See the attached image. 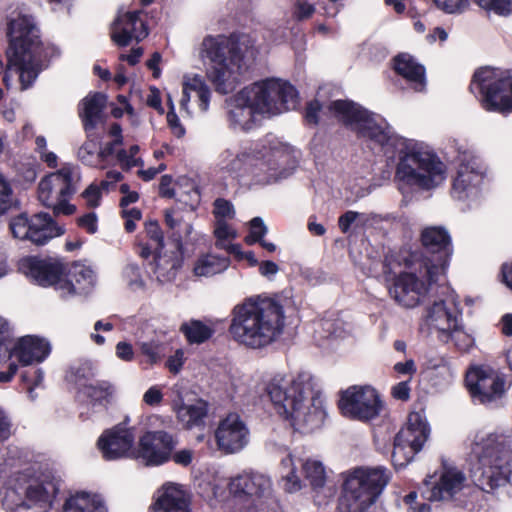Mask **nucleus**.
<instances>
[{"label": "nucleus", "mask_w": 512, "mask_h": 512, "mask_svg": "<svg viewBox=\"0 0 512 512\" xmlns=\"http://www.w3.org/2000/svg\"><path fill=\"white\" fill-rule=\"evenodd\" d=\"M430 436V427L423 411L409 413L404 427L394 438L392 461L400 468L411 462L419 453Z\"/></svg>", "instance_id": "nucleus-18"}, {"label": "nucleus", "mask_w": 512, "mask_h": 512, "mask_svg": "<svg viewBox=\"0 0 512 512\" xmlns=\"http://www.w3.org/2000/svg\"><path fill=\"white\" fill-rule=\"evenodd\" d=\"M163 400V393L159 386H151L143 395V402L148 406H158Z\"/></svg>", "instance_id": "nucleus-64"}, {"label": "nucleus", "mask_w": 512, "mask_h": 512, "mask_svg": "<svg viewBox=\"0 0 512 512\" xmlns=\"http://www.w3.org/2000/svg\"><path fill=\"white\" fill-rule=\"evenodd\" d=\"M453 342L459 350H468L474 345V338L464 330L463 322L453 329L449 335V342Z\"/></svg>", "instance_id": "nucleus-51"}, {"label": "nucleus", "mask_w": 512, "mask_h": 512, "mask_svg": "<svg viewBox=\"0 0 512 512\" xmlns=\"http://www.w3.org/2000/svg\"><path fill=\"white\" fill-rule=\"evenodd\" d=\"M267 232L268 228L264 224L262 218L255 217L250 221V233L248 236H246L245 242L249 245H252L258 241H261Z\"/></svg>", "instance_id": "nucleus-56"}, {"label": "nucleus", "mask_w": 512, "mask_h": 512, "mask_svg": "<svg viewBox=\"0 0 512 512\" xmlns=\"http://www.w3.org/2000/svg\"><path fill=\"white\" fill-rule=\"evenodd\" d=\"M484 171L474 164H462L453 182L451 195L454 199L467 203L468 206L476 204L482 195Z\"/></svg>", "instance_id": "nucleus-26"}, {"label": "nucleus", "mask_w": 512, "mask_h": 512, "mask_svg": "<svg viewBox=\"0 0 512 512\" xmlns=\"http://www.w3.org/2000/svg\"><path fill=\"white\" fill-rule=\"evenodd\" d=\"M123 278L127 285L134 291L144 287V281L137 264L129 263L123 269Z\"/></svg>", "instance_id": "nucleus-53"}, {"label": "nucleus", "mask_w": 512, "mask_h": 512, "mask_svg": "<svg viewBox=\"0 0 512 512\" xmlns=\"http://www.w3.org/2000/svg\"><path fill=\"white\" fill-rule=\"evenodd\" d=\"M468 480L465 473L449 460L443 459L440 467L423 483L421 494L430 502L462 503Z\"/></svg>", "instance_id": "nucleus-16"}, {"label": "nucleus", "mask_w": 512, "mask_h": 512, "mask_svg": "<svg viewBox=\"0 0 512 512\" xmlns=\"http://www.w3.org/2000/svg\"><path fill=\"white\" fill-rule=\"evenodd\" d=\"M476 485L486 492L512 485V431L478 432L471 445Z\"/></svg>", "instance_id": "nucleus-6"}, {"label": "nucleus", "mask_w": 512, "mask_h": 512, "mask_svg": "<svg viewBox=\"0 0 512 512\" xmlns=\"http://www.w3.org/2000/svg\"><path fill=\"white\" fill-rule=\"evenodd\" d=\"M401 261L407 270L394 277L389 286V295L398 305L415 308L424 301L441 275L426 273L423 264L410 263L409 257L404 254Z\"/></svg>", "instance_id": "nucleus-13"}, {"label": "nucleus", "mask_w": 512, "mask_h": 512, "mask_svg": "<svg viewBox=\"0 0 512 512\" xmlns=\"http://www.w3.org/2000/svg\"><path fill=\"white\" fill-rule=\"evenodd\" d=\"M94 371L88 365H82L77 368H72L67 379L73 383L78 389L79 393L82 392L93 381Z\"/></svg>", "instance_id": "nucleus-47"}, {"label": "nucleus", "mask_w": 512, "mask_h": 512, "mask_svg": "<svg viewBox=\"0 0 512 512\" xmlns=\"http://www.w3.org/2000/svg\"><path fill=\"white\" fill-rule=\"evenodd\" d=\"M176 445L173 436L166 431H147L140 438L134 458L146 466H160L170 460Z\"/></svg>", "instance_id": "nucleus-23"}, {"label": "nucleus", "mask_w": 512, "mask_h": 512, "mask_svg": "<svg viewBox=\"0 0 512 512\" xmlns=\"http://www.w3.org/2000/svg\"><path fill=\"white\" fill-rule=\"evenodd\" d=\"M50 352L51 346L46 339L27 335L15 342L13 357L23 366H28L43 362Z\"/></svg>", "instance_id": "nucleus-31"}, {"label": "nucleus", "mask_w": 512, "mask_h": 512, "mask_svg": "<svg viewBox=\"0 0 512 512\" xmlns=\"http://www.w3.org/2000/svg\"><path fill=\"white\" fill-rule=\"evenodd\" d=\"M9 46L5 87L25 91L33 86L39 74L47 68L50 59L60 51L53 45H44L33 17L24 9L12 11L8 17Z\"/></svg>", "instance_id": "nucleus-2"}, {"label": "nucleus", "mask_w": 512, "mask_h": 512, "mask_svg": "<svg viewBox=\"0 0 512 512\" xmlns=\"http://www.w3.org/2000/svg\"><path fill=\"white\" fill-rule=\"evenodd\" d=\"M10 229L15 238L29 240L36 245H44L64 233V228L46 213H38L31 218L20 214L11 220Z\"/></svg>", "instance_id": "nucleus-22"}, {"label": "nucleus", "mask_w": 512, "mask_h": 512, "mask_svg": "<svg viewBox=\"0 0 512 512\" xmlns=\"http://www.w3.org/2000/svg\"><path fill=\"white\" fill-rule=\"evenodd\" d=\"M390 479L384 467L356 468L348 472L339 501L341 512H367L375 504Z\"/></svg>", "instance_id": "nucleus-10"}, {"label": "nucleus", "mask_w": 512, "mask_h": 512, "mask_svg": "<svg viewBox=\"0 0 512 512\" xmlns=\"http://www.w3.org/2000/svg\"><path fill=\"white\" fill-rule=\"evenodd\" d=\"M78 158L85 165L104 168L101 165L100 147L95 140H88L79 148Z\"/></svg>", "instance_id": "nucleus-45"}, {"label": "nucleus", "mask_w": 512, "mask_h": 512, "mask_svg": "<svg viewBox=\"0 0 512 512\" xmlns=\"http://www.w3.org/2000/svg\"><path fill=\"white\" fill-rule=\"evenodd\" d=\"M82 197L89 207L95 208L100 205L102 192L97 183L90 184L82 193Z\"/></svg>", "instance_id": "nucleus-58"}, {"label": "nucleus", "mask_w": 512, "mask_h": 512, "mask_svg": "<svg viewBox=\"0 0 512 512\" xmlns=\"http://www.w3.org/2000/svg\"><path fill=\"white\" fill-rule=\"evenodd\" d=\"M462 321V310L457 294L449 292L445 298L434 300L425 308L423 323L440 342L448 343L450 332Z\"/></svg>", "instance_id": "nucleus-19"}, {"label": "nucleus", "mask_w": 512, "mask_h": 512, "mask_svg": "<svg viewBox=\"0 0 512 512\" xmlns=\"http://www.w3.org/2000/svg\"><path fill=\"white\" fill-rule=\"evenodd\" d=\"M81 179L79 167L65 164L56 172L44 177L38 185V199L56 214L70 215L75 206L69 204V198L77 191Z\"/></svg>", "instance_id": "nucleus-14"}, {"label": "nucleus", "mask_w": 512, "mask_h": 512, "mask_svg": "<svg viewBox=\"0 0 512 512\" xmlns=\"http://www.w3.org/2000/svg\"><path fill=\"white\" fill-rule=\"evenodd\" d=\"M139 146L132 145L128 150L120 149L117 151V160L120 166L125 170H130L133 167H143L144 162L141 157H138Z\"/></svg>", "instance_id": "nucleus-49"}, {"label": "nucleus", "mask_w": 512, "mask_h": 512, "mask_svg": "<svg viewBox=\"0 0 512 512\" xmlns=\"http://www.w3.org/2000/svg\"><path fill=\"white\" fill-rule=\"evenodd\" d=\"M218 449L225 454L242 451L250 441V431L237 413H229L219 421L215 430Z\"/></svg>", "instance_id": "nucleus-25"}, {"label": "nucleus", "mask_w": 512, "mask_h": 512, "mask_svg": "<svg viewBox=\"0 0 512 512\" xmlns=\"http://www.w3.org/2000/svg\"><path fill=\"white\" fill-rule=\"evenodd\" d=\"M115 354L117 358L125 362H131L135 357L133 346L126 341H120L116 344Z\"/></svg>", "instance_id": "nucleus-63"}, {"label": "nucleus", "mask_w": 512, "mask_h": 512, "mask_svg": "<svg viewBox=\"0 0 512 512\" xmlns=\"http://www.w3.org/2000/svg\"><path fill=\"white\" fill-rule=\"evenodd\" d=\"M299 154L293 147L282 143L254 149L247 157L244 174L256 184H269L286 178L296 168Z\"/></svg>", "instance_id": "nucleus-11"}, {"label": "nucleus", "mask_w": 512, "mask_h": 512, "mask_svg": "<svg viewBox=\"0 0 512 512\" xmlns=\"http://www.w3.org/2000/svg\"><path fill=\"white\" fill-rule=\"evenodd\" d=\"M404 502L408 506V512H431V507L427 503L417 501V493L411 492L404 497Z\"/></svg>", "instance_id": "nucleus-61"}, {"label": "nucleus", "mask_w": 512, "mask_h": 512, "mask_svg": "<svg viewBox=\"0 0 512 512\" xmlns=\"http://www.w3.org/2000/svg\"><path fill=\"white\" fill-rule=\"evenodd\" d=\"M229 490L249 499L239 512H281L273 496L272 481L263 473L243 472L230 480Z\"/></svg>", "instance_id": "nucleus-15"}, {"label": "nucleus", "mask_w": 512, "mask_h": 512, "mask_svg": "<svg viewBox=\"0 0 512 512\" xmlns=\"http://www.w3.org/2000/svg\"><path fill=\"white\" fill-rule=\"evenodd\" d=\"M314 12V5L304 0H298L294 5L293 16L298 20H304L310 18Z\"/></svg>", "instance_id": "nucleus-62"}, {"label": "nucleus", "mask_w": 512, "mask_h": 512, "mask_svg": "<svg viewBox=\"0 0 512 512\" xmlns=\"http://www.w3.org/2000/svg\"><path fill=\"white\" fill-rule=\"evenodd\" d=\"M183 265V251L178 248L161 247L149 264L150 272L161 284L173 282Z\"/></svg>", "instance_id": "nucleus-28"}, {"label": "nucleus", "mask_w": 512, "mask_h": 512, "mask_svg": "<svg viewBox=\"0 0 512 512\" xmlns=\"http://www.w3.org/2000/svg\"><path fill=\"white\" fill-rule=\"evenodd\" d=\"M189 493L184 485L166 482L155 493L153 512H190Z\"/></svg>", "instance_id": "nucleus-29"}, {"label": "nucleus", "mask_w": 512, "mask_h": 512, "mask_svg": "<svg viewBox=\"0 0 512 512\" xmlns=\"http://www.w3.org/2000/svg\"><path fill=\"white\" fill-rule=\"evenodd\" d=\"M248 156L250 153L236 154L231 150H225L219 155L217 166L230 176H245L244 168L247 167Z\"/></svg>", "instance_id": "nucleus-40"}, {"label": "nucleus", "mask_w": 512, "mask_h": 512, "mask_svg": "<svg viewBox=\"0 0 512 512\" xmlns=\"http://www.w3.org/2000/svg\"><path fill=\"white\" fill-rule=\"evenodd\" d=\"M194 457H195L194 451L191 449L185 448V449L177 450L175 452L172 451L170 460H172L175 464H177L179 466L187 467L193 462Z\"/></svg>", "instance_id": "nucleus-59"}, {"label": "nucleus", "mask_w": 512, "mask_h": 512, "mask_svg": "<svg viewBox=\"0 0 512 512\" xmlns=\"http://www.w3.org/2000/svg\"><path fill=\"white\" fill-rule=\"evenodd\" d=\"M106 104V96L95 93L84 98L79 106V114L86 131L94 129L102 122L103 109Z\"/></svg>", "instance_id": "nucleus-34"}, {"label": "nucleus", "mask_w": 512, "mask_h": 512, "mask_svg": "<svg viewBox=\"0 0 512 512\" xmlns=\"http://www.w3.org/2000/svg\"><path fill=\"white\" fill-rule=\"evenodd\" d=\"M394 69L416 92H422L426 86L425 68L416 59L406 53L394 59Z\"/></svg>", "instance_id": "nucleus-32"}, {"label": "nucleus", "mask_w": 512, "mask_h": 512, "mask_svg": "<svg viewBox=\"0 0 512 512\" xmlns=\"http://www.w3.org/2000/svg\"><path fill=\"white\" fill-rule=\"evenodd\" d=\"M470 90L479 96L485 110L512 112V75L509 70L491 66L478 68L473 74Z\"/></svg>", "instance_id": "nucleus-12"}, {"label": "nucleus", "mask_w": 512, "mask_h": 512, "mask_svg": "<svg viewBox=\"0 0 512 512\" xmlns=\"http://www.w3.org/2000/svg\"><path fill=\"white\" fill-rule=\"evenodd\" d=\"M97 445L106 460L134 458L136 449L134 429L125 423L118 424L105 430L99 437Z\"/></svg>", "instance_id": "nucleus-24"}, {"label": "nucleus", "mask_w": 512, "mask_h": 512, "mask_svg": "<svg viewBox=\"0 0 512 512\" xmlns=\"http://www.w3.org/2000/svg\"><path fill=\"white\" fill-rule=\"evenodd\" d=\"M298 93L289 82L269 78L240 90L226 101L228 119L235 128L248 130L258 116H271L294 109Z\"/></svg>", "instance_id": "nucleus-5"}, {"label": "nucleus", "mask_w": 512, "mask_h": 512, "mask_svg": "<svg viewBox=\"0 0 512 512\" xmlns=\"http://www.w3.org/2000/svg\"><path fill=\"white\" fill-rule=\"evenodd\" d=\"M303 471L313 491L324 498L333 494V489L326 486V470L322 462L316 459H307L303 464Z\"/></svg>", "instance_id": "nucleus-37"}, {"label": "nucleus", "mask_w": 512, "mask_h": 512, "mask_svg": "<svg viewBox=\"0 0 512 512\" xmlns=\"http://www.w3.org/2000/svg\"><path fill=\"white\" fill-rule=\"evenodd\" d=\"M61 478L47 467L31 466L17 472L6 489L7 512H50L60 491Z\"/></svg>", "instance_id": "nucleus-8"}, {"label": "nucleus", "mask_w": 512, "mask_h": 512, "mask_svg": "<svg viewBox=\"0 0 512 512\" xmlns=\"http://www.w3.org/2000/svg\"><path fill=\"white\" fill-rule=\"evenodd\" d=\"M165 223L172 231L174 248L183 250V241L188 240L192 234V223L185 219L184 215L177 210L165 212Z\"/></svg>", "instance_id": "nucleus-38"}, {"label": "nucleus", "mask_w": 512, "mask_h": 512, "mask_svg": "<svg viewBox=\"0 0 512 512\" xmlns=\"http://www.w3.org/2000/svg\"><path fill=\"white\" fill-rule=\"evenodd\" d=\"M279 473L285 491L293 493L302 488V481L297 474L295 458L290 452H287L285 456L281 458Z\"/></svg>", "instance_id": "nucleus-39"}, {"label": "nucleus", "mask_w": 512, "mask_h": 512, "mask_svg": "<svg viewBox=\"0 0 512 512\" xmlns=\"http://www.w3.org/2000/svg\"><path fill=\"white\" fill-rule=\"evenodd\" d=\"M14 344L8 321L0 317V362L13 358Z\"/></svg>", "instance_id": "nucleus-46"}, {"label": "nucleus", "mask_w": 512, "mask_h": 512, "mask_svg": "<svg viewBox=\"0 0 512 512\" xmlns=\"http://www.w3.org/2000/svg\"><path fill=\"white\" fill-rule=\"evenodd\" d=\"M383 402L370 386H352L341 393L339 409L343 416L368 422L381 413Z\"/></svg>", "instance_id": "nucleus-20"}, {"label": "nucleus", "mask_w": 512, "mask_h": 512, "mask_svg": "<svg viewBox=\"0 0 512 512\" xmlns=\"http://www.w3.org/2000/svg\"><path fill=\"white\" fill-rule=\"evenodd\" d=\"M213 213L216 221H227L231 220L235 216V210L233 204L223 198H218L214 201Z\"/></svg>", "instance_id": "nucleus-54"}, {"label": "nucleus", "mask_w": 512, "mask_h": 512, "mask_svg": "<svg viewBox=\"0 0 512 512\" xmlns=\"http://www.w3.org/2000/svg\"><path fill=\"white\" fill-rule=\"evenodd\" d=\"M178 421L186 428L199 427L204 424L208 412L207 403L197 399L193 403H185L173 410Z\"/></svg>", "instance_id": "nucleus-35"}, {"label": "nucleus", "mask_w": 512, "mask_h": 512, "mask_svg": "<svg viewBox=\"0 0 512 512\" xmlns=\"http://www.w3.org/2000/svg\"><path fill=\"white\" fill-rule=\"evenodd\" d=\"M329 114L358 136L379 145L385 153L397 155L395 180L399 188L431 190L446 179V166L423 142L396 135L386 119L359 104L338 99L327 104L319 100L308 103L305 120L316 125L321 115Z\"/></svg>", "instance_id": "nucleus-1"}, {"label": "nucleus", "mask_w": 512, "mask_h": 512, "mask_svg": "<svg viewBox=\"0 0 512 512\" xmlns=\"http://www.w3.org/2000/svg\"><path fill=\"white\" fill-rule=\"evenodd\" d=\"M192 95L197 99L198 107L202 112H206L210 105L211 90L205 79L200 74H185L182 79V97L180 100V109L188 116H192L189 107Z\"/></svg>", "instance_id": "nucleus-30"}, {"label": "nucleus", "mask_w": 512, "mask_h": 512, "mask_svg": "<svg viewBox=\"0 0 512 512\" xmlns=\"http://www.w3.org/2000/svg\"><path fill=\"white\" fill-rule=\"evenodd\" d=\"M421 243L431 257L420 249L406 250L402 254L409 257L410 263L423 264L426 273L443 275L452 255L451 238L448 231L441 226H430L422 230Z\"/></svg>", "instance_id": "nucleus-17"}, {"label": "nucleus", "mask_w": 512, "mask_h": 512, "mask_svg": "<svg viewBox=\"0 0 512 512\" xmlns=\"http://www.w3.org/2000/svg\"><path fill=\"white\" fill-rule=\"evenodd\" d=\"M482 9L499 16H508L512 13V0H474Z\"/></svg>", "instance_id": "nucleus-50"}, {"label": "nucleus", "mask_w": 512, "mask_h": 512, "mask_svg": "<svg viewBox=\"0 0 512 512\" xmlns=\"http://www.w3.org/2000/svg\"><path fill=\"white\" fill-rule=\"evenodd\" d=\"M267 394L277 414L300 433H311L325 420L324 399L317 379L307 371L275 375L267 384Z\"/></svg>", "instance_id": "nucleus-3"}, {"label": "nucleus", "mask_w": 512, "mask_h": 512, "mask_svg": "<svg viewBox=\"0 0 512 512\" xmlns=\"http://www.w3.org/2000/svg\"><path fill=\"white\" fill-rule=\"evenodd\" d=\"M466 385L474 399L484 405H493L506 392L505 375L489 365L471 368L466 374Z\"/></svg>", "instance_id": "nucleus-21"}, {"label": "nucleus", "mask_w": 512, "mask_h": 512, "mask_svg": "<svg viewBox=\"0 0 512 512\" xmlns=\"http://www.w3.org/2000/svg\"><path fill=\"white\" fill-rule=\"evenodd\" d=\"M142 11L119 12L111 25V39L118 46H127L131 41L143 40L148 35V28L140 17Z\"/></svg>", "instance_id": "nucleus-27"}, {"label": "nucleus", "mask_w": 512, "mask_h": 512, "mask_svg": "<svg viewBox=\"0 0 512 512\" xmlns=\"http://www.w3.org/2000/svg\"><path fill=\"white\" fill-rule=\"evenodd\" d=\"M80 393L89 398L93 405L105 406L112 394V386L106 381L93 380Z\"/></svg>", "instance_id": "nucleus-43"}, {"label": "nucleus", "mask_w": 512, "mask_h": 512, "mask_svg": "<svg viewBox=\"0 0 512 512\" xmlns=\"http://www.w3.org/2000/svg\"><path fill=\"white\" fill-rule=\"evenodd\" d=\"M230 265L229 259L215 254H203L197 257L192 267L193 276L197 279L209 278L224 272Z\"/></svg>", "instance_id": "nucleus-36"}, {"label": "nucleus", "mask_w": 512, "mask_h": 512, "mask_svg": "<svg viewBox=\"0 0 512 512\" xmlns=\"http://www.w3.org/2000/svg\"><path fill=\"white\" fill-rule=\"evenodd\" d=\"M236 48L234 36L225 34H206L194 48L207 79L221 94L231 92L237 83L240 56Z\"/></svg>", "instance_id": "nucleus-9"}, {"label": "nucleus", "mask_w": 512, "mask_h": 512, "mask_svg": "<svg viewBox=\"0 0 512 512\" xmlns=\"http://www.w3.org/2000/svg\"><path fill=\"white\" fill-rule=\"evenodd\" d=\"M436 7L447 14L462 13L469 4V0H433Z\"/></svg>", "instance_id": "nucleus-57"}, {"label": "nucleus", "mask_w": 512, "mask_h": 512, "mask_svg": "<svg viewBox=\"0 0 512 512\" xmlns=\"http://www.w3.org/2000/svg\"><path fill=\"white\" fill-rule=\"evenodd\" d=\"M236 51L240 56V66L244 60H255L260 54V44L251 34H241L234 37Z\"/></svg>", "instance_id": "nucleus-42"}, {"label": "nucleus", "mask_w": 512, "mask_h": 512, "mask_svg": "<svg viewBox=\"0 0 512 512\" xmlns=\"http://www.w3.org/2000/svg\"><path fill=\"white\" fill-rule=\"evenodd\" d=\"M229 334L239 345L261 349L275 342L285 327L283 306L268 297H249L231 310Z\"/></svg>", "instance_id": "nucleus-4"}, {"label": "nucleus", "mask_w": 512, "mask_h": 512, "mask_svg": "<svg viewBox=\"0 0 512 512\" xmlns=\"http://www.w3.org/2000/svg\"><path fill=\"white\" fill-rule=\"evenodd\" d=\"M13 203L12 188L5 177L0 174V216L9 210Z\"/></svg>", "instance_id": "nucleus-55"}, {"label": "nucleus", "mask_w": 512, "mask_h": 512, "mask_svg": "<svg viewBox=\"0 0 512 512\" xmlns=\"http://www.w3.org/2000/svg\"><path fill=\"white\" fill-rule=\"evenodd\" d=\"M180 330L190 343H202L212 336L213 330L198 320H191L182 324Z\"/></svg>", "instance_id": "nucleus-44"}, {"label": "nucleus", "mask_w": 512, "mask_h": 512, "mask_svg": "<svg viewBox=\"0 0 512 512\" xmlns=\"http://www.w3.org/2000/svg\"><path fill=\"white\" fill-rule=\"evenodd\" d=\"M185 363V353L182 349H177L166 361L167 369L173 373L178 374Z\"/></svg>", "instance_id": "nucleus-60"}, {"label": "nucleus", "mask_w": 512, "mask_h": 512, "mask_svg": "<svg viewBox=\"0 0 512 512\" xmlns=\"http://www.w3.org/2000/svg\"><path fill=\"white\" fill-rule=\"evenodd\" d=\"M137 345L141 354L146 357V361L151 365L158 363L163 357L164 347L159 340L138 341Z\"/></svg>", "instance_id": "nucleus-48"}, {"label": "nucleus", "mask_w": 512, "mask_h": 512, "mask_svg": "<svg viewBox=\"0 0 512 512\" xmlns=\"http://www.w3.org/2000/svg\"><path fill=\"white\" fill-rule=\"evenodd\" d=\"M63 512H107V507L99 494L78 491L65 499Z\"/></svg>", "instance_id": "nucleus-33"}, {"label": "nucleus", "mask_w": 512, "mask_h": 512, "mask_svg": "<svg viewBox=\"0 0 512 512\" xmlns=\"http://www.w3.org/2000/svg\"><path fill=\"white\" fill-rule=\"evenodd\" d=\"M214 235L217 239L216 247L224 248L229 240L237 236V233L227 221H216Z\"/></svg>", "instance_id": "nucleus-52"}, {"label": "nucleus", "mask_w": 512, "mask_h": 512, "mask_svg": "<svg viewBox=\"0 0 512 512\" xmlns=\"http://www.w3.org/2000/svg\"><path fill=\"white\" fill-rule=\"evenodd\" d=\"M319 330L316 331L320 346L324 341L344 338L348 333L347 324L341 319H325L319 323Z\"/></svg>", "instance_id": "nucleus-41"}, {"label": "nucleus", "mask_w": 512, "mask_h": 512, "mask_svg": "<svg viewBox=\"0 0 512 512\" xmlns=\"http://www.w3.org/2000/svg\"><path fill=\"white\" fill-rule=\"evenodd\" d=\"M19 271L39 286L54 287L62 298L87 295L97 283L92 266L80 261L72 263L66 271L56 258L27 256L19 261Z\"/></svg>", "instance_id": "nucleus-7"}]
</instances>
